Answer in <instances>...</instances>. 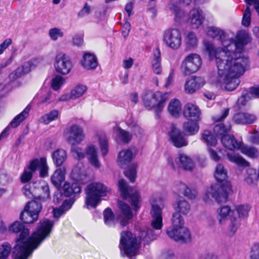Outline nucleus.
<instances>
[{
	"label": "nucleus",
	"mask_w": 259,
	"mask_h": 259,
	"mask_svg": "<svg viewBox=\"0 0 259 259\" xmlns=\"http://www.w3.org/2000/svg\"><path fill=\"white\" fill-rule=\"evenodd\" d=\"M251 41V37L245 30L237 32L235 40L224 41L223 47L214 48L208 42H205V49L211 60L215 61L218 76L214 81L223 90L232 91L240 84L239 77L247 69L249 65L248 57L242 54L244 46Z\"/></svg>",
	"instance_id": "nucleus-1"
},
{
	"label": "nucleus",
	"mask_w": 259,
	"mask_h": 259,
	"mask_svg": "<svg viewBox=\"0 0 259 259\" xmlns=\"http://www.w3.org/2000/svg\"><path fill=\"white\" fill-rule=\"evenodd\" d=\"M54 225L53 221L44 219L40 221L36 231L30 236L29 230L20 222L15 221L11 224L9 226V231L14 233H20L16 239L15 252L19 251L21 247L32 252L50 235Z\"/></svg>",
	"instance_id": "nucleus-2"
},
{
	"label": "nucleus",
	"mask_w": 259,
	"mask_h": 259,
	"mask_svg": "<svg viewBox=\"0 0 259 259\" xmlns=\"http://www.w3.org/2000/svg\"><path fill=\"white\" fill-rule=\"evenodd\" d=\"M214 176L217 181L224 182V183L221 186L217 184L207 187L205 190L202 199L206 203H210L213 200L219 203L225 202L228 195L232 192V186L231 183L227 181L228 171L224 165H217Z\"/></svg>",
	"instance_id": "nucleus-3"
},
{
	"label": "nucleus",
	"mask_w": 259,
	"mask_h": 259,
	"mask_svg": "<svg viewBox=\"0 0 259 259\" xmlns=\"http://www.w3.org/2000/svg\"><path fill=\"white\" fill-rule=\"evenodd\" d=\"M139 237V239H138L129 231L122 232L120 235L119 244L121 254L124 253L130 259H134L132 257L137 254L140 241H143L145 243H148L156 239L157 235L153 230L148 229L146 231H142Z\"/></svg>",
	"instance_id": "nucleus-4"
},
{
	"label": "nucleus",
	"mask_w": 259,
	"mask_h": 259,
	"mask_svg": "<svg viewBox=\"0 0 259 259\" xmlns=\"http://www.w3.org/2000/svg\"><path fill=\"white\" fill-rule=\"evenodd\" d=\"M111 191L109 188L103 183L94 182L87 185L84 190L85 194L84 207L95 208L101 201V198Z\"/></svg>",
	"instance_id": "nucleus-5"
},
{
	"label": "nucleus",
	"mask_w": 259,
	"mask_h": 259,
	"mask_svg": "<svg viewBox=\"0 0 259 259\" xmlns=\"http://www.w3.org/2000/svg\"><path fill=\"white\" fill-rule=\"evenodd\" d=\"M117 205L119 209L120 214H116V218L114 219L111 209L107 208L104 211V220L105 224L109 226H114L116 221L119 223L121 227L126 226L128 221L133 217V213L130 206L119 200Z\"/></svg>",
	"instance_id": "nucleus-6"
},
{
	"label": "nucleus",
	"mask_w": 259,
	"mask_h": 259,
	"mask_svg": "<svg viewBox=\"0 0 259 259\" xmlns=\"http://www.w3.org/2000/svg\"><path fill=\"white\" fill-rule=\"evenodd\" d=\"M235 212L228 205L219 207L217 210V219L220 225H224L228 220L227 233L230 236H233L240 227L239 219L234 216Z\"/></svg>",
	"instance_id": "nucleus-7"
},
{
	"label": "nucleus",
	"mask_w": 259,
	"mask_h": 259,
	"mask_svg": "<svg viewBox=\"0 0 259 259\" xmlns=\"http://www.w3.org/2000/svg\"><path fill=\"white\" fill-rule=\"evenodd\" d=\"M22 192L26 197L46 200L50 197L48 184L45 181L28 183L22 188Z\"/></svg>",
	"instance_id": "nucleus-8"
},
{
	"label": "nucleus",
	"mask_w": 259,
	"mask_h": 259,
	"mask_svg": "<svg viewBox=\"0 0 259 259\" xmlns=\"http://www.w3.org/2000/svg\"><path fill=\"white\" fill-rule=\"evenodd\" d=\"M143 103L145 107L150 110L155 109L156 112L162 110L167 100V94L160 92L146 91L143 95Z\"/></svg>",
	"instance_id": "nucleus-9"
},
{
	"label": "nucleus",
	"mask_w": 259,
	"mask_h": 259,
	"mask_svg": "<svg viewBox=\"0 0 259 259\" xmlns=\"http://www.w3.org/2000/svg\"><path fill=\"white\" fill-rule=\"evenodd\" d=\"M162 41L165 46L173 51L179 50L182 44V34L177 28H169L163 33Z\"/></svg>",
	"instance_id": "nucleus-10"
},
{
	"label": "nucleus",
	"mask_w": 259,
	"mask_h": 259,
	"mask_svg": "<svg viewBox=\"0 0 259 259\" xmlns=\"http://www.w3.org/2000/svg\"><path fill=\"white\" fill-rule=\"evenodd\" d=\"M41 208V204L39 202L35 200L29 202L20 214V219L25 223H32L37 220Z\"/></svg>",
	"instance_id": "nucleus-11"
},
{
	"label": "nucleus",
	"mask_w": 259,
	"mask_h": 259,
	"mask_svg": "<svg viewBox=\"0 0 259 259\" xmlns=\"http://www.w3.org/2000/svg\"><path fill=\"white\" fill-rule=\"evenodd\" d=\"M64 136L68 143L74 146L84 141L85 134L80 125L73 124L64 131Z\"/></svg>",
	"instance_id": "nucleus-12"
},
{
	"label": "nucleus",
	"mask_w": 259,
	"mask_h": 259,
	"mask_svg": "<svg viewBox=\"0 0 259 259\" xmlns=\"http://www.w3.org/2000/svg\"><path fill=\"white\" fill-rule=\"evenodd\" d=\"M118 186L121 197L125 200L130 199L135 210L139 209L140 196L137 191L129 187L126 182L123 179L119 180Z\"/></svg>",
	"instance_id": "nucleus-13"
},
{
	"label": "nucleus",
	"mask_w": 259,
	"mask_h": 259,
	"mask_svg": "<svg viewBox=\"0 0 259 259\" xmlns=\"http://www.w3.org/2000/svg\"><path fill=\"white\" fill-rule=\"evenodd\" d=\"M202 64L200 56L195 53L187 55L182 62L181 70L182 72L187 75L197 71Z\"/></svg>",
	"instance_id": "nucleus-14"
},
{
	"label": "nucleus",
	"mask_w": 259,
	"mask_h": 259,
	"mask_svg": "<svg viewBox=\"0 0 259 259\" xmlns=\"http://www.w3.org/2000/svg\"><path fill=\"white\" fill-rule=\"evenodd\" d=\"M12 245L8 242H4L0 244V259H8L12 252ZM32 252L28 250L25 247H21L20 251L15 252V245L13 247V259H27L31 255Z\"/></svg>",
	"instance_id": "nucleus-15"
},
{
	"label": "nucleus",
	"mask_w": 259,
	"mask_h": 259,
	"mask_svg": "<svg viewBox=\"0 0 259 259\" xmlns=\"http://www.w3.org/2000/svg\"><path fill=\"white\" fill-rule=\"evenodd\" d=\"M54 66L57 73L65 75L70 72L73 64L71 58L68 55L60 53L55 57Z\"/></svg>",
	"instance_id": "nucleus-16"
},
{
	"label": "nucleus",
	"mask_w": 259,
	"mask_h": 259,
	"mask_svg": "<svg viewBox=\"0 0 259 259\" xmlns=\"http://www.w3.org/2000/svg\"><path fill=\"white\" fill-rule=\"evenodd\" d=\"M182 231L185 235H187V227L185 226L183 218L178 213H174L171 218V226L169 227L166 234L171 239L176 241V238L174 237L171 233L175 236H180V232Z\"/></svg>",
	"instance_id": "nucleus-17"
},
{
	"label": "nucleus",
	"mask_w": 259,
	"mask_h": 259,
	"mask_svg": "<svg viewBox=\"0 0 259 259\" xmlns=\"http://www.w3.org/2000/svg\"><path fill=\"white\" fill-rule=\"evenodd\" d=\"M159 201L160 200H158L154 197H152L150 200L151 204L150 214L152 218L151 225L153 229L157 230H160L163 226L162 210L164 205L160 206L158 204Z\"/></svg>",
	"instance_id": "nucleus-18"
},
{
	"label": "nucleus",
	"mask_w": 259,
	"mask_h": 259,
	"mask_svg": "<svg viewBox=\"0 0 259 259\" xmlns=\"http://www.w3.org/2000/svg\"><path fill=\"white\" fill-rule=\"evenodd\" d=\"M205 81L201 76H193L188 78L184 87L185 92L192 94L202 88L205 84Z\"/></svg>",
	"instance_id": "nucleus-19"
},
{
	"label": "nucleus",
	"mask_w": 259,
	"mask_h": 259,
	"mask_svg": "<svg viewBox=\"0 0 259 259\" xmlns=\"http://www.w3.org/2000/svg\"><path fill=\"white\" fill-rule=\"evenodd\" d=\"M169 136L173 145L177 148H181L188 145V141L183 132L174 124L171 126Z\"/></svg>",
	"instance_id": "nucleus-20"
},
{
	"label": "nucleus",
	"mask_w": 259,
	"mask_h": 259,
	"mask_svg": "<svg viewBox=\"0 0 259 259\" xmlns=\"http://www.w3.org/2000/svg\"><path fill=\"white\" fill-rule=\"evenodd\" d=\"M31 109V106L28 105L20 114L17 115L10 122L9 125L0 134V140L6 137L9 132L11 127H17L28 116Z\"/></svg>",
	"instance_id": "nucleus-21"
},
{
	"label": "nucleus",
	"mask_w": 259,
	"mask_h": 259,
	"mask_svg": "<svg viewBox=\"0 0 259 259\" xmlns=\"http://www.w3.org/2000/svg\"><path fill=\"white\" fill-rule=\"evenodd\" d=\"M204 19L203 12L199 9H193L189 13L188 22L193 29L199 28L202 24Z\"/></svg>",
	"instance_id": "nucleus-22"
},
{
	"label": "nucleus",
	"mask_w": 259,
	"mask_h": 259,
	"mask_svg": "<svg viewBox=\"0 0 259 259\" xmlns=\"http://www.w3.org/2000/svg\"><path fill=\"white\" fill-rule=\"evenodd\" d=\"M87 158L90 164L96 168L101 167V163L99 159L98 148L91 144L89 145L85 151Z\"/></svg>",
	"instance_id": "nucleus-23"
},
{
	"label": "nucleus",
	"mask_w": 259,
	"mask_h": 259,
	"mask_svg": "<svg viewBox=\"0 0 259 259\" xmlns=\"http://www.w3.org/2000/svg\"><path fill=\"white\" fill-rule=\"evenodd\" d=\"M183 115L188 120H200L201 112L199 108L192 103H188L184 108Z\"/></svg>",
	"instance_id": "nucleus-24"
},
{
	"label": "nucleus",
	"mask_w": 259,
	"mask_h": 259,
	"mask_svg": "<svg viewBox=\"0 0 259 259\" xmlns=\"http://www.w3.org/2000/svg\"><path fill=\"white\" fill-rule=\"evenodd\" d=\"M177 165L183 169L192 171L195 167V164L191 157L185 154H180L176 159Z\"/></svg>",
	"instance_id": "nucleus-25"
},
{
	"label": "nucleus",
	"mask_w": 259,
	"mask_h": 259,
	"mask_svg": "<svg viewBox=\"0 0 259 259\" xmlns=\"http://www.w3.org/2000/svg\"><path fill=\"white\" fill-rule=\"evenodd\" d=\"M175 189L178 193L182 194L190 199H195L198 194L197 191L190 189L186 184L181 182L175 184Z\"/></svg>",
	"instance_id": "nucleus-26"
},
{
	"label": "nucleus",
	"mask_w": 259,
	"mask_h": 259,
	"mask_svg": "<svg viewBox=\"0 0 259 259\" xmlns=\"http://www.w3.org/2000/svg\"><path fill=\"white\" fill-rule=\"evenodd\" d=\"M81 64L85 69H95L98 64L97 58L93 54L85 53L81 60Z\"/></svg>",
	"instance_id": "nucleus-27"
},
{
	"label": "nucleus",
	"mask_w": 259,
	"mask_h": 259,
	"mask_svg": "<svg viewBox=\"0 0 259 259\" xmlns=\"http://www.w3.org/2000/svg\"><path fill=\"white\" fill-rule=\"evenodd\" d=\"M256 119V117L254 114L247 112L238 113L233 117L234 122L239 124H251Z\"/></svg>",
	"instance_id": "nucleus-28"
},
{
	"label": "nucleus",
	"mask_w": 259,
	"mask_h": 259,
	"mask_svg": "<svg viewBox=\"0 0 259 259\" xmlns=\"http://www.w3.org/2000/svg\"><path fill=\"white\" fill-rule=\"evenodd\" d=\"M134 156V154L131 149H124L118 154L117 163L119 166L124 168L131 162Z\"/></svg>",
	"instance_id": "nucleus-29"
},
{
	"label": "nucleus",
	"mask_w": 259,
	"mask_h": 259,
	"mask_svg": "<svg viewBox=\"0 0 259 259\" xmlns=\"http://www.w3.org/2000/svg\"><path fill=\"white\" fill-rule=\"evenodd\" d=\"M221 142L226 148L231 151L239 149L242 144L233 136L229 134L222 138Z\"/></svg>",
	"instance_id": "nucleus-30"
},
{
	"label": "nucleus",
	"mask_w": 259,
	"mask_h": 259,
	"mask_svg": "<svg viewBox=\"0 0 259 259\" xmlns=\"http://www.w3.org/2000/svg\"><path fill=\"white\" fill-rule=\"evenodd\" d=\"M66 169L65 168L57 169L51 177L52 184L57 188H60L65 180Z\"/></svg>",
	"instance_id": "nucleus-31"
},
{
	"label": "nucleus",
	"mask_w": 259,
	"mask_h": 259,
	"mask_svg": "<svg viewBox=\"0 0 259 259\" xmlns=\"http://www.w3.org/2000/svg\"><path fill=\"white\" fill-rule=\"evenodd\" d=\"M183 124V130L188 136H193L196 134L199 130L198 121L200 120H189Z\"/></svg>",
	"instance_id": "nucleus-32"
},
{
	"label": "nucleus",
	"mask_w": 259,
	"mask_h": 259,
	"mask_svg": "<svg viewBox=\"0 0 259 259\" xmlns=\"http://www.w3.org/2000/svg\"><path fill=\"white\" fill-rule=\"evenodd\" d=\"M206 33L209 36L220 40L222 45L224 41H228L229 38H227L226 33L220 28L209 27L207 28Z\"/></svg>",
	"instance_id": "nucleus-33"
},
{
	"label": "nucleus",
	"mask_w": 259,
	"mask_h": 259,
	"mask_svg": "<svg viewBox=\"0 0 259 259\" xmlns=\"http://www.w3.org/2000/svg\"><path fill=\"white\" fill-rule=\"evenodd\" d=\"M251 207L247 204H240L235 206L233 211L235 212L234 216L239 219L240 225V221L246 219L248 216L249 212L250 210Z\"/></svg>",
	"instance_id": "nucleus-34"
},
{
	"label": "nucleus",
	"mask_w": 259,
	"mask_h": 259,
	"mask_svg": "<svg viewBox=\"0 0 259 259\" xmlns=\"http://www.w3.org/2000/svg\"><path fill=\"white\" fill-rule=\"evenodd\" d=\"M185 48L188 51H192L197 48L198 39L196 34L192 31L188 32L185 37Z\"/></svg>",
	"instance_id": "nucleus-35"
},
{
	"label": "nucleus",
	"mask_w": 259,
	"mask_h": 259,
	"mask_svg": "<svg viewBox=\"0 0 259 259\" xmlns=\"http://www.w3.org/2000/svg\"><path fill=\"white\" fill-rule=\"evenodd\" d=\"M31 161L35 162L36 163L33 165V168L35 171L37 169H39L40 177H45L48 176L49 167L47 165L46 158L35 159Z\"/></svg>",
	"instance_id": "nucleus-36"
},
{
	"label": "nucleus",
	"mask_w": 259,
	"mask_h": 259,
	"mask_svg": "<svg viewBox=\"0 0 259 259\" xmlns=\"http://www.w3.org/2000/svg\"><path fill=\"white\" fill-rule=\"evenodd\" d=\"M31 70V65L26 63L21 66L18 67L15 70L9 75V78L11 80H15L23 75L29 73Z\"/></svg>",
	"instance_id": "nucleus-37"
},
{
	"label": "nucleus",
	"mask_w": 259,
	"mask_h": 259,
	"mask_svg": "<svg viewBox=\"0 0 259 259\" xmlns=\"http://www.w3.org/2000/svg\"><path fill=\"white\" fill-rule=\"evenodd\" d=\"M71 177L75 181L83 183V181L87 177V175L82 163H78L74 167L72 171Z\"/></svg>",
	"instance_id": "nucleus-38"
},
{
	"label": "nucleus",
	"mask_w": 259,
	"mask_h": 259,
	"mask_svg": "<svg viewBox=\"0 0 259 259\" xmlns=\"http://www.w3.org/2000/svg\"><path fill=\"white\" fill-rule=\"evenodd\" d=\"M175 209L178 213L181 215H186L189 213L191 210L190 203L185 199L182 198L178 200L175 206Z\"/></svg>",
	"instance_id": "nucleus-39"
},
{
	"label": "nucleus",
	"mask_w": 259,
	"mask_h": 259,
	"mask_svg": "<svg viewBox=\"0 0 259 259\" xmlns=\"http://www.w3.org/2000/svg\"><path fill=\"white\" fill-rule=\"evenodd\" d=\"M35 161H31L28 166L25 168L23 172L20 177V182L23 184H27L29 183L32 177L33 173L35 170L33 168V165L35 164Z\"/></svg>",
	"instance_id": "nucleus-40"
},
{
	"label": "nucleus",
	"mask_w": 259,
	"mask_h": 259,
	"mask_svg": "<svg viewBox=\"0 0 259 259\" xmlns=\"http://www.w3.org/2000/svg\"><path fill=\"white\" fill-rule=\"evenodd\" d=\"M153 53L154 57L152 63V70L155 74H160L162 71L160 50L158 48L155 49L153 51Z\"/></svg>",
	"instance_id": "nucleus-41"
},
{
	"label": "nucleus",
	"mask_w": 259,
	"mask_h": 259,
	"mask_svg": "<svg viewBox=\"0 0 259 259\" xmlns=\"http://www.w3.org/2000/svg\"><path fill=\"white\" fill-rule=\"evenodd\" d=\"M168 9L174 14L175 20L177 22H181L184 18L185 13L179 7L178 4L170 2L168 5Z\"/></svg>",
	"instance_id": "nucleus-42"
},
{
	"label": "nucleus",
	"mask_w": 259,
	"mask_h": 259,
	"mask_svg": "<svg viewBox=\"0 0 259 259\" xmlns=\"http://www.w3.org/2000/svg\"><path fill=\"white\" fill-rule=\"evenodd\" d=\"M52 158L54 164L57 166H61L65 161L67 157L66 151L62 149H57L52 154Z\"/></svg>",
	"instance_id": "nucleus-43"
},
{
	"label": "nucleus",
	"mask_w": 259,
	"mask_h": 259,
	"mask_svg": "<svg viewBox=\"0 0 259 259\" xmlns=\"http://www.w3.org/2000/svg\"><path fill=\"white\" fill-rule=\"evenodd\" d=\"M63 190L65 196H70L72 194H79L81 192V187L77 183H74L71 185L69 183H65Z\"/></svg>",
	"instance_id": "nucleus-44"
},
{
	"label": "nucleus",
	"mask_w": 259,
	"mask_h": 259,
	"mask_svg": "<svg viewBox=\"0 0 259 259\" xmlns=\"http://www.w3.org/2000/svg\"><path fill=\"white\" fill-rule=\"evenodd\" d=\"M60 113L58 110L54 109L42 115L39 121L45 124H48L51 122L56 120L59 117Z\"/></svg>",
	"instance_id": "nucleus-45"
},
{
	"label": "nucleus",
	"mask_w": 259,
	"mask_h": 259,
	"mask_svg": "<svg viewBox=\"0 0 259 259\" xmlns=\"http://www.w3.org/2000/svg\"><path fill=\"white\" fill-rule=\"evenodd\" d=\"M227 157L230 161L235 163L238 165L242 166H248L249 165V163L239 154L229 152L227 153Z\"/></svg>",
	"instance_id": "nucleus-46"
},
{
	"label": "nucleus",
	"mask_w": 259,
	"mask_h": 259,
	"mask_svg": "<svg viewBox=\"0 0 259 259\" xmlns=\"http://www.w3.org/2000/svg\"><path fill=\"white\" fill-rule=\"evenodd\" d=\"M202 137L204 141L206 143L208 148L215 147L218 140L212 133L209 130H205L202 134Z\"/></svg>",
	"instance_id": "nucleus-47"
},
{
	"label": "nucleus",
	"mask_w": 259,
	"mask_h": 259,
	"mask_svg": "<svg viewBox=\"0 0 259 259\" xmlns=\"http://www.w3.org/2000/svg\"><path fill=\"white\" fill-rule=\"evenodd\" d=\"M87 87L79 84L74 87L70 91L72 99H77L82 97L87 92Z\"/></svg>",
	"instance_id": "nucleus-48"
},
{
	"label": "nucleus",
	"mask_w": 259,
	"mask_h": 259,
	"mask_svg": "<svg viewBox=\"0 0 259 259\" xmlns=\"http://www.w3.org/2000/svg\"><path fill=\"white\" fill-rule=\"evenodd\" d=\"M259 178V174L256 173V170L252 168H248L246 170V172L245 175V181L248 185H252L257 181Z\"/></svg>",
	"instance_id": "nucleus-49"
},
{
	"label": "nucleus",
	"mask_w": 259,
	"mask_h": 259,
	"mask_svg": "<svg viewBox=\"0 0 259 259\" xmlns=\"http://www.w3.org/2000/svg\"><path fill=\"white\" fill-rule=\"evenodd\" d=\"M182 109L180 102L177 99L170 101L168 106V110L170 114L174 116H177L179 115Z\"/></svg>",
	"instance_id": "nucleus-50"
},
{
	"label": "nucleus",
	"mask_w": 259,
	"mask_h": 259,
	"mask_svg": "<svg viewBox=\"0 0 259 259\" xmlns=\"http://www.w3.org/2000/svg\"><path fill=\"white\" fill-rule=\"evenodd\" d=\"M241 152L250 157V158H256L259 157V152L254 147L248 146H242L240 148Z\"/></svg>",
	"instance_id": "nucleus-51"
},
{
	"label": "nucleus",
	"mask_w": 259,
	"mask_h": 259,
	"mask_svg": "<svg viewBox=\"0 0 259 259\" xmlns=\"http://www.w3.org/2000/svg\"><path fill=\"white\" fill-rule=\"evenodd\" d=\"M231 126L229 125L225 126L223 123H218L216 124L213 128L214 133L218 137L222 138L224 136L228 135V133L231 130Z\"/></svg>",
	"instance_id": "nucleus-52"
},
{
	"label": "nucleus",
	"mask_w": 259,
	"mask_h": 259,
	"mask_svg": "<svg viewBox=\"0 0 259 259\" xmlns=\"http://www.w3.org/2000/svg\"><path fill=\"white\" fill-rule=\"evenodd\" d=\"M98 142L101 153L103 156H105L108 152L109 144L108 139L104 134L99 135Z\"/></svg>",
	"instance_id": "nucleus-53"
},
{
	"label": "nucleus",
	"mask_w": 259,
	"mask_h": 259,
	"mask_svg": "<svg viewBox=\"0 0 259 259\" xmlns=\"http://www.w3.org/2000/svg\"><path fill=\"white\" fill-rule=\"evenodd\" d=\"M63 30L59 27H53L49 29L48 35L52 40L56 41L64 36Z\"/></svg>",
	"instance_id": "nucleus-54"
},
{
	"label": "nucleus",
	"mask_w": 259,
	"mask_h": 259,
	"mask_svg": "<svg viewBox=\"0 0 259 259\" xmlns=\"http://www.w3.org/2000/svg\"><path fill=\"white\" fill-rule=\"evenodd\" d=\"M72 205V203L65 200L60 208H56L53 209V215L55 218H59L62 215L64 212L69 209Z\"/></svg>",
	"instance_id": "nucleus-55"
},
{
	"label": "nucleus",
	"mask_w": 259,
	"mask_h": 259,
	"mask_svg": "<svg viewBox=\"0 0 259 259\" xmlns=\"http://www.w3.org/2000/svg\"><path fill=\"white\" fill-rule=\"evenodd\" d=\"M114 132L118 135L119 138L124 143H128L131 140V135L128 132L122 130L119 126H115L113 128Z\"/></svg>",
	"instance_id": "nucleus-56"
},
{
	"label": "nucleus",
	"mask_w": 259,
	"mask_h": 259,
	"mask_svg": "<svg viewBox=\"0 0 259 259\" xmlns=\"http://www.w3.org/2000/svg\"><path fill=\"white\" fill-rule=\"evenodd\" d=\"M65 79L63 77L57 75L52 80V88L55 91H57L60 89L62 85L64 83Z\"/></svg>",
	"instance_id": "nucleus-57"
},
{
	"label": "nucleus",
	"mask_w": 259,
	"mask_h": 259,
	"mask_svg": "<svg viewBox=\"0 0 259 259\" xmlns=\"http://www.w3.org/2000/svg\"><path fill=\"white\" fill-rule=\"evenodd\" d=\"M187 236H186V235L182 231H181L180 232V236H177V235L175 236L174 235L173 233H171V234H172L173 237H175L176 238V241L181 242H184V243L188 242L191 241V235L190 232L188 228H187Z\"/></svg>",
	"instance_id": "nucleus-58"
},
{
	"label": "nucleus",
	"mask_w": 259,
	"mask_h": 259,
	"mask_svg": "<svg viewBox=\"0 0 259 259\" xmlns=\"http://www.w3.org/2000/svg\"><path fill=\"white\" fill-rule=\"evenodd\" d=\"M137 164L136 163H133L132 165V167L128 170L124 172L125 176L127 177L132 182H134L135 181L137 175Z\"/></svg>",
	"instance_id": "nucleus-59"
},
{
	"label": "nucleus",
	"mask_w": 259,
	"mask_h": 259,
	"mask_svg": "<svg viewBox=\"0 0 259 259\" xmlns=\"http://www.w3.org/2000/svg\"><path fill=\"white\" fill-rule=\"evenodd\" d=\"M250 18L251 11L250 8H249V6H247L243 15L242 24L245 27H248L250 24Z\"/></svg>",
	"instance_id": "nucleus-60"
},
{
	"label": "nucleus",
	"mask_w": 259,
	"mask_h": 259,
	"mask_svg": "<svg viewBox=\"0 0 259 259\" xmlns=\"http://www.w3.org/2000/svg\"><path fill=\"white\" fill-rule=\"evenodd\" d=\"M248 139L250 142L259 144V131H253L249 133Z\"/></svg>",
	"instance_id": "nucleus-61"
},
{
	"label": "nucleus",
	"mask_w": 259,
	"mask_h": 259,
	"mask_svg": "<svg viewBox=\"0 0 259 259\" xmlns=\"http://www.w3.org/2000/svg\"><path fill=\"white\" fill-rule=\"evenodd\" d=\"M250 259H259V244H254L251 248Z\"/></svg>",
	"instance_id": "nucleus-62"
},
{
	"label": "nucleus",
	"mask_w": 259,
	"mask_h": 259,
	"mask_svg": "<svg viewBox=\"0 0 259 259\" xmlns=\"http://www.w3.org/2000/svg\"><path fill=\"white\" fill-rule=\"evenodd\" d=\"M71 151L76 155V157L79 159L83 158L85 155H86L83 150L79 147H74L72 148Z\"/></svg>",
	"instance_id": "nucleus-63"
},
{
	"label": "nucleus",
	"mask_w": 259,
	"mask_h": 259,
	"mask_svg": "<svg viewBox=\"0 0 259 259\" xmlns=\"http://www.w3.org/2000/svg\"><path fill=\"white\" fill-rule=\"evenodd\" d=\"M10 180V176L4 171H0V186L7 184Z\"/></svg>",
	"instance_id": "nucleus-64"
}]
</instances>
